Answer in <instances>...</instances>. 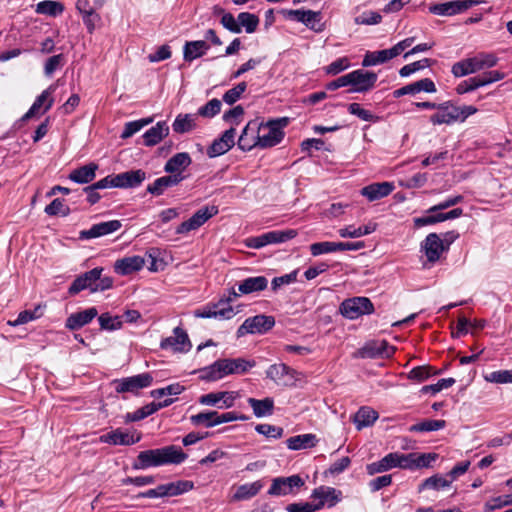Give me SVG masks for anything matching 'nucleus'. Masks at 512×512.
<instances>
[{"instance_id": "obj_64", "label": "nucleus", "mask_w": 512, "mask_h": 512, "mask_svg": "<svg viewBox=\"0 0 512 512\" xmlns=\"http://www.w3.org/2000/svg\"><path fill=\"white\" fill-rule=\"evenodd\" d=\"M437 374L436 371L432 370V367L430 366H417L414 367L409 373L408 378L411 380H416L418 382L425 381L428 379L431 375Z\"/></svg>"}, {"instance_id": "obj_42", "label": "nucleus", "mask_w": 512, "mask_h": 512, "mask_svg": "<svg viewBox=\"0 0 512 512\" xmlns=\"http://www.w3.org/2000/svg\"><path fill=\"white\" fill-rule=\"evenodd\" d=\"M378 418V413L370 407H361L354 416V423L358 430L371 426Z\"/></svg>"}, {"instance_id": "obj_39", "label": "nucleus", "mask_w": 512, "mask_h": 512, "mask_svg": "<svg viewBox=\"0 0 512 512\" xmlns=\"http://www.w3.org/2000/svg\"><path fill=\"white\" fill-rule=\"evenodd\" d=\"M396 467L395 452L385 455L382 459L372 462L366 466L368 475L383 473Z\"/></svg>"}, {"instance_id": "obj_29", "label": "nucleus", "mask_w": 512, "mask_h": 512, "mask_svg": "<svg viewBox=\"0 0 512 512\" xmlns=\"http://www.w3.org/2000/svg\"><path fill=\"white\" fill-rule=\"evenodd\" d=\"M192 159L187 152H179L173 155L165 164L164 171L168 174H182L183 171L189 167Z\"/></svg>"}, {"instance_id": "obj_25", "label": "nucleus", "mask_w": 512, "mask_h": 512, "mask_svg": "<svg viewBox=\"0 0 512 512\" xmlns=\"http://www.w3.org/2000/svg\"><path fill=\"white\" fill-rule=\"evenodd\" d=\"M186 177L183 174H175V175H166L157 178L153 183L147 186V192L154 195L160 196L164 194V192L171 187L178 185L182 182Z\"/></svg>"}, {"instance_id": "obj_16", "label": "nucleus", "mask_w": 512, "mask_h": 512, "mask_svg": "<svg viewBox=\"0 0 512 512\" xmlns=\"http://www.w3.org/2000/svg\"><path fill=\"white\" fill-rule=\"evenodd\" d=\"M102 272L103 268L96 267L78 276L68 289L69 295L74 296L86 289L92 293V289H94L95 283L101 276Z\"/></svg>"}, {"instance_id": "obj_1", "label": "nucleus", "mask_w": 512, "mask_h": 512, "mask_svg": "<svg viewBox=\"0 0 512 512\" xmlns=\"http://www.w3.org/2000/svg\"><path fill=\"white\" fill-rule=\"evenodd\" d=\"M187 458V454L175 445L162 448L141 451L132 464L134 470H145L150 467H158L167 464H181Z\"/></svg>"}, {"instance_id": "obj_24", "label": "nucleus", "mask_w": 512, "mask_h": 512, "mask_svg": "<svg viewBox=\"0 0 512 512\" xmlns=\"http://www.w3.org/2000/svg\"><path fill=\"white\" fill-rule=\"evenodd\" d=\"M114 176L115 188H135L146 179V173L141 170H130Z\"/></svg>"}, {"instance_id": "obj_17", "label": "nucleus", "mask_w": 512, "mask_h": 512, "mask_svg": "<svg viewBox=\"0 0 512 512\" xmlns=\"http://www.w3.org/2000/svg\"><path fill=\"white\" fill-rule=\"evenodd\" d=\"M122 227L120 220H110L105 222L96 223L87 230H82L79 233V238L82 240L94 239L112 234Z\"/></svg>"}, {"instance_id": "obj_36", "label": "nucleus", "mask_w": 512, "mask_h": 512, "mask_svg": "<svg viewBox=\"0 0 512 512\" xmlns=\"http://www.w3.org/2000/svg\"><path fill=\"white\" fill-rule=\"evenodd\" d=\"M100 440L112 445H133L140 440V436L134 438L133 435L117 429L101 436Z\"/></svg>"}, {"instance_id": "obj_8", "label": "nucleus", "mask_w": 512, "mask_h": 512, "mask_svg": "<svg viewBox=\"0 0 512 512\" xmlns=\"http://www.w3.org/2000/svg\"><path fill=\"white\" fill-rule=\"evenodd\" d=\"M340 312L345 318L353 320L362 315L373 313L374 306L367 297H353L341 303Z\"/></svg>"}, {"instance_id": "obj_7", "label": "nucleus", "mask_w": 512, "mask_h": 512, "mask_svg": "<svg viewBox=\"0 0 512 512\" xmlns=\"http://www.w3.org/2000/svg\"><path fill=\"white\" fill-rule=\"evenodd\" d=\"M274 325L275 319L273 316L263 314L256 315L247 318L237 329L236 335L240 338L246 334H265L271 330Z\"/></svg>"}, {"instance_id": "obj_52", "label": "nucleus", "mask_w": 512, "mask_h": 512, "mask_svg": "<svg viewBox=\"0 0 512 512\" xmlns=\"http://www.w3.org/2000/svg\"><path fill=\"white\" fill-rule=\"evenodd\" d=\"M480 87H484V84H483L481 76L477 75V76L470 77L466 80L461 81L456 86L455 90H456L457 94L462 95V94L472 92Z\"/></svg>"}, {"instance_id": "obj_23", "label": "nucleus", "mask_w": 512, "mask_h": 512, "mask_svg": "<svg viewBox=\"0 0 512 512\" xmlns=\"http://www.w3.org/2000/svg\"><path fill=\"white\" fill-rule=\"evenodd\" d=\"M267 378L280 385H289L295 380V371L284 363L273 364L266 370Z\"/></svg>"}, {"instance_id": "obj_26", "label": "nucleus", "mask_w": 512, "mask_h": 512, "mask_svg": "<svg viewBox=\"0 0 512 512\" xmlns=\"http://www.w3.org/2000/svg\"><path fill=\"white\" fill-rule=\"evenodd\" d=\"M98 311L95 307H90L80 312L69 315L65 321V327L69 330H78L89 324L96 316Z\"/></svg>"}, {"instance_id": "obj_54", "label": "nucleus", "mask_w": 512, "mask_h": 512, "mask_svg": "<svg viewBox=\"0 0 512 512\" xmlns=\"http://www.w3.org/2000/svg\"><path fill=\"white\" fill-rule=\"evenodd\" d=\"M221 101L217 98L211 99L205 105L201 106L197 114L198 116L205 118H212L216 116L221 110Z\"/></svg>"}, {"instance_id": "obj_61", "label": "nucleus", "mask_w": 512, "mask_h": 512, "mask_svg": "<svg viewBox=\"0 0 512 512\" xmlns=\"http://www.w3.org/2000/svg\"><path fill=\"white\" fill-rule=\"evenodd\" d=\"M323 508V503L299 502L286 506L287 512H316Z\"/></svg>"}, {"instance_id": "obj_6", "label": "nucleus", "mask_w": 512, "mask_h": 512, "mask_svg": "<svg viewBox=\"0 0 512 512\" xmlns=\"http://www.w3.org/2000/svg\"><path fill=\"white\" fill-rule=\"evenodd\" d=\"M304 485V480L297 474L288 477H276L272 479V483L267 494L273 497L286 496L290 494L294 495Z\"/></svg>"}, {"instance_id": "obj_2", "label": "nucleus", "mask_w": 512, "mask_h": 512, "mask_svg": "<svg viewBox=\"0 0 512 512\" xmlns=\"http://www.w3.org/2000/svg\"><path fill=\"white\" fill-rule=\"evenodd\" d=\"M256 365L254 360L244 358H224L200 370V378L204 381H218L228 375L245 374Z\"/></svg>"}, {"instance_id": "obj_49", "label": "nucleus", "mask_w": 512, "mask_h": 512, "mask_svg": "<svg viewBox=\"0 0 512 512\" xmlns=\"http://www.w3.org/2000/svg\"><path fill=\"white\" fill-rule=\"evenodd\" d=\"M64 10V6L60 2L56 1H41L36 6V12L39 14L57 16Z\"/></svg>"}, {"instance_id": "obj_34", "label": "nucleus", "mask_w": 512, "mask_h": 512, "mask_svg": "<svg viewBox=\"0 0 512 512\" xmlns=\"http://www.w3.org/2000/svg\"><path fill=\"white\" fill-rule=\"evenodd\" d=\"M317 443L316 435L311 433L292 436L286 440L288 449L294 451L315 447Z\"/></svg>"}, {"instance_id": "obj_19", "label": "nucleus", "mask_w": 512, "mask_h": 512, "mask_svg": "<svg viewBox=\"0 0 512 512\" xmlns=\"http://www.w3.org/2000/svg\"><path fill=\"white\" fill-rule=\"evenodd\" d=\"M235 128L226 130L219 138L215 139L207 149L210 158L218 157L228 152L235 144Z\"/></svg>"}, {"instance_id": "obj_31", "label": "nucleus", "mask_w": 512, "mask_h": 512, "mask_svg": "<svg viewBox=\"0 0 512 512\" xmlns=\"http://www.w3.org/2000/svg\"><path fill=\"white\" fill-rule=\"evenodd\" d=\"M97 169L98 165L96 163H89L74 169L69 174V179L77 184H88L95 179Z\"/></svg>"}, {"instance_id": "obj_62", "label": "nucleus", "mask_w": 512, "mask_h": 512, "mask_svg": "<svg viewBox=\"0 0 512 512\" xmlns=\"http://www.w3.org/2000/svg\"><path fill=\"white\" fill-rule=\"evenodd\" d=\"M155 412H157L156 402H151L132 413H128L126 417L128 420L135 422L140 421Z\"/></svg>"}, {"instance_id": "obj_40", "label": "nucleus", "mask_w": 512, "mask_h": 512, "mask_svg": "<svg viewBox=\"0 0 512 512\" xmlns=\"http://www.w3.org/2000/svg\"><path fill=\"white\" fill-rule=\"evenodd\" d=\"M393 58H395V56L391 48L372 52L368 51L363 58L362 66L370 67L383 64Z\"/></svg>"}, {"instance_id": "obj_4", "label": "nucleus", "mask_w": 512, "mask_h": 512, "mask_svg": "<svg viewBox=\"0 0 512 512\" xmlns=\"http://www.w3.org/2000/svg\"><path fill=\"white\" fill-rule=\"evenodd\" d=\"M498 58L495 54L489 52H480L472 57L465 58L453 64L451 72L457 77H464L477 73L484 69H490L496 66Z\"/></svg>"}, {"instance_id": "obj_57", "label": "nucleus", "mask_w": 512, "mask_h": 512, "mask_svg": "<svg viewBox=\"0 0 512 512\" xmlns=\"http://www.w3.org/2000/svg\"><path fill=\"white\" fill-rule=\"evenodd\" d=\"M484 379L490 383L506 384L512 383V369L493 371L484 376Z\"/></svg>"}, {"instance_id": "obj_14", "label": "nucleus", "mask_w": 512, "mask_h": 512, "mask_svg": "<svg viewBox=\"0 0 512 512\" xmlns=\"http://www.w3.org/2000/svg\"><path fill=\"white\" fill-rule=\"evenodd\" d=\"M348 75L350 86H352L350 91L358 93L371 90L378 78L376 73L362 69L354 70L348 73Z\"/></svg>"}, {"instance_id": "obj_27", "label": "nucleus", "mask_w": 512, "mask_h": 512, "mask_svg": "<svg viewBox=\"0 0 512 512\" xmlns=\"http://www.w3.org/2000/svg\"><path fill=\"white\" fill-rule=\"evenodd\" d=\"M144 265V258L134 255L118 259L114 264V270L118 275L125 276L141 270Z\"/></svg>"}, {"instance_id": "obj_53", "label": "nucleus", "mask_w": 512, "mask_h": 512, "mask_svg": "<svg viewBox=\"0 0 512 512\" xmlns=\"http://www.w3.org/2000/svg\"><path fill=\"white\" fill-rule=\"evenodd\" d=\"M238 24L241 29L244 27L245 31L250 34L256 31L259 24V18L252 13L241 12L238 15Z\"/></svg>"}, {"instance_id": "obj_48", "label": "nucleus", "mask_w": 512, "mask_h": 512, "mask_svg": "<svg viewBox=\"0 0 512 512\" xmlns=\"http://www.w3.org/2000/svg\"><path fill=\"white\" fill-rule=\"evenodd\" d=\"M194 488V483L189 480H178L175 482L166 483V496L182 495Z\"/></svg>"}, {"instance_id": "obj_55", "label": "nucleus", "mask_w": 512, "mask_h": 512, "mask_svg": "<svg viewBox=\"0 0 512 512\" xmlns=\"http://www.w3.org/2000/svg\"><path fill=\"white\" fill-rule=\"evenodd\" d=\"M348 111L350 114L357 116L363 121L375 123L379 120L378 116L374 115L371 111L362 108L358 103L349 104Z\"/></svg>"}, {"instance_id": "obj_33", "label": "nucleus", "mask_w": 512, "mask_h": 512, "mask_svg": "<svg viewBox=\"0 0 512 512\" xmlns=\"http://www.w3.org/2000/svg\"><path fill=\"white\" fill-rule=\"evenodd\" d=\"M198 114H178L172 124L173 131L177 134H184L196 129Z\"/></svg>"}, {"instance_id": "obj_58", "label": "nucleus", "mask_w": 512, "mask_h": 512, "mask_svg": "<svg viewBox=\"0 0 512 512\" xmlns=\"http://www.w3.org/2000/svg\"><path fill=\"white\" fill-rule=\"evenodd\" d=\"M66 63L65 56L63 54H57L49 57L44 65V74L51 76L56 70L63 67Z\"/></svg>"}, {"instance_id": "obj_44", "label": "nucleus", "mask_w": 512, "mask_h": 512, "mask_svg": "<svg viewBox=\"0 0 512 512\" xmlns=\"http://www.w3.org/2000/svg\"><path fill=\"white\" fill-rule=\"evenodd\" d=\"M452 483V480H449L448 477H443L439 474L433 475L427 479H425L418 487V491L422 492L426 489H433L436 491L448 488Z\"/></svg>"}, {"instance_id": "obj_30", "label": "nucleus", "mask_w": 512, "mask_h": 512, "mask_svg": "<svg viewBox=\"0 0 512 512\" xmlns=\"http://www.w3.org/2000/svg\"><path fill=\"white\" fill-rule=\"evenodd\" d=\"M210 49L205 40L187 41L183 46V58L186 62L202 57Z\"/></svg>"}, {"instance_id": "obj_45", "label": "nucleus", "mask_w": 512, "mask_h": 512, "mask_svg": "<svg viewBox=\"0 0 512 512\" xmlns=\"http://www.w3.org/2000/svg\"><path fill=\"white\" fill-rule=\"evenodd\" d=\"M297 231L295 229H287V230H273L267 233H264L265 243L269 244H277L283 243L288 240H291L297 236Z\"/></svg>"}, {"instance_id": "obj_22", "label": "nucleus", "mask_w": 512, "mask_h": 512, "mask_svg": "<svg viewBox=\"0 0 512 512\" xmlns=\"http://www.w3.org/2000/svg\"><path fill=\"white\" fill-rule=\"evenodd\" d=\"M310 498L318 500L317 503H323V507L327 505L328 508H331L341 501L342 492L333 487L320 486L312 491Z\"/></svg>"}, {"instance_id": "obj_11", "label": "nucleus", "mask_w": 512, "mask_h": 512, "mask_svg": "<svg viewBox=\"0 0 512 512\" xmlns=\"http://www.w3.org/2000/svg\"><path fill=\"white\" fill-rule=\"evenodd\" d=\"M173 336L163 338L160 342V348L163 350H171L175 353H187L190 351L192 344L188 334L181 327L173 330Z\"/></svg>"}, {"instance_id": "obj_12", "label": "nucleus", "mask_w": 512, "mask_h": 512, "mask_svg": "<svg viewBox=\"0 0 512 512\" xmlns=\"http://www.w3.org/2000/svg\"><path fill=\"white\" fill-rule=\"evenodd\" d=\"M218 213L216 206L203 207L196 211L188 220L182 222L176 229L177 234H185L201 227L206 221Z\"/></svg>"}, {"instance_id": "obj_51", "label": "nucleus", "mask_w": 512, "mask_h": 512, "mask_svg": "<svg viewBox=\"0 0 512 512\" xmlns=\"http://www.w3.org/2000/svg\"><path fill=\"white\" fill-rule=\"evenodd\" d=\"M99 325L102 330L115 331L122 327V317L112 316L109 313H103L98 317Z\"/></svg>"}, {"instance_id": "obj_41", "label": "nucleus", "mask_w": 512, "mask_h": 512, "mask_svg": "<svg viewBox=\"0 0 512 512\" xmlns=\"http://www.w3.org/2000/svg\"><path fill=\"white\" fill-rule=\"evenodd\" d=\"M377 228V224L369 222L366 225L355 228L354 226H346L338 230V234L342 238H359L373 233Z\"/></svg>"}, {"instance_id": "obj_5", "label": "nucleus", "mask_w": 512, "mask_h": 512, "mask_svg": "<svg viewBox=\"0 0 512 512\" xmlns=\"http://www.w3.org/2000/svg\"><path fill=\"white\" fill-rule=\"evenodd\" d=\"M261 123V132H259V148L265 149L274 147L284 138L283 129L289 124V118L282 117Z\"/></svg>"}, {"instance_id": "obj_59", "label": "nucleus", "mask_w": 512, "mask_h": 512, "mask_svg": "<svg viewBox=\"0 0 512 512\" xmlns=\"http://www.w3.org/2000/svg\"><path fill=\"white\" fill-rule=\"evenodd\" d=\"M247 84L246 82H240L235 87L229 89L226 91L223 95V101L226 104L233 105L235 102H237L241 95L246 91Z\"/></svg>"}, {"instance_id": "obj_43", "label": "nucleus", "mask_w": 512, "mask_h": 512, "mask_svg": "<svg viewBox=\"0 0 512 512\" xmlns=\"http://www.w3.org/2000/svg\"><path fill=\"white\" fill-rule=\"evenodd\" d=\"M190 422L195 426L212 428L218 425V412L214 410L200 412L190 416Z\"/></svg>"}, {"instance_id": "obj_18", "label": "nucleus", "mask_w": 512, "mask_h": 512, "mask_svg": "<svg viewBox=\"0 0 512 512\" xmlns=\"http://www.w3.org/2000/svg\"><path fill=\"white\" fill-rule=\"evenodd\" d=\"M421 251L430 263L437 262L445 251L441 237L437 233H430L421 242Z\"/></svg>"}, {"instance_id": "obj_15", "label": "nucleus", "mask_w": 512, "mask_h": 512, "mask_svg": "<svg viewBox=\"0 0 512 512\" xmlns=\"http://www.w3.org/2000/svg\"><path fill=\"white\" fill-rule=\"evenodd\" d=\"M259 132H261V123L258 120L249 121L238 139L239 149L250 151L259 147Z\"/></svg>"}, {"instance_id": "obj_10", "label": "nucleus", "mask_w": 512, "mask_h": 512, "mask_svg": "<svg viewBox=\"0 0 512 512\" xmlns=\"http://www.w3.org/2000/svg\"><path fill=\"white\" fill-rule=\"evenodd\" d=\"M152 382V375L148 372H145L131 377L115 380V391L117 393L130 392L137 394L141 389L151 386Z\"/></svg>"}, {"instance_id": "obj_56", "label": "nucleus", "mask_w": 512, "mask_h": 512, "mask_svg": "<svg viewBox=\"0 0 512 512\" xmlns=\"http://www.w3.org/2000/svg\"><path fill=\"white\" fill-rule=\"evenodd\" d=\"M45 213L49 216H67L70 213V209L65 205L64 200L60 198L54 199L49 205L45 207Z\"/></svg>"}, {"instance_id": "obj_50", "label": "nucleus", "mask_w": 512, "mask_h": 512, "mask_svg": "<svg viewBox=\"0 0 512 512\" xmlns=\"http://www.w3.org/2000/svg\"><path fill=\"white\" fill-rule=\"evenodd\" d=\"M152 121H153V119L151 117H148V118H143V119L127 122L124 126L122 133H121V138L127 139V138L132 137L134 134L139 132L142 128H144L145 126L150 124Z\"/></svg>"}, {"instance_id": "obj_13", "label": "nucleus", "mask_w": 512, "mask_h": 512, "mask_svg": "<svg viewBox=\"0 0 512 512\" xmlns=\"http://www.w3.org/2000/svg\"><path fill=\"white\" fill-rule=\"evenodd\" d=\"M482 3V1L478 0H454L444 3H438L430 6L429 11L435 15L442 16H453L467 9L471 8L474 5Z\"/></svg>"}, {"instance_id": "obj_32", "label": "nucleus", "mask_w": 512, "mask_h": 512, "mask_svg": "<svg viewBox=\"0 0 512 512\" xmlns=\"http://www.w3.org/2000/svg\"><path fill=\"white\" fill-rule=\"evenodd\" d=\"M168 134L169 127L167 123L165 121H160L143 134L144 144L149 147L154 146L158 144Z\"/></svg>"}, {"instance_id": "obj_28", "label": "nucleus", "mask_w": 512, "mask_h": 512, "mask_svg": "<svg viewBox=\"0 0 512 512\" xmlns=\"http://www.w3.org/2000/svg\"><path fill=\"white\" fill-rule=\"evenodd\" d=\"M393 190L394 184L392 182L372 183L361 189V195L372 202L388 196Z\"/></svg>"}, {"instance_id": "obj_38", "label": "nucleus", "mask_w": 512, "mask_h": 512, "mask_svg": "<svg viewBox=\"0 0 512 512\" xmlns=\"http://www.w3.org/2000/svg\"><path fill=\"white\" fill-rule=\"evenodd\" d=\"M264 484L261 480H257L252 483L242 484L237 487L232 500L233 501H243L251 499L256 496L260 490L263 488Z\"/></svg>"}, {"instance_id": "obj_21", "label": "nucleus", "mask_w": 512, "mask_h": 512, "mask_svg": "<svg viewBox=\"0 0 512 512\" xmlns=\"http://www.w3.org/2000/svg\"><path fill=\"white\" fill-rule=\"evenodd\" d=\"M395 347L386 340L372 341L361 349V356L364 358L385 357L389 358L395 353Z\"/></svg>"}, {"instance_id": "obj_37", "label": "nucleus", "mask_w": 512, "mask_h": 512, "mask_svg": "<svg viewBox=\"0 0 512 512\" xmlns=\"http://www.w3.org/2000/svg\"><path fill=\"white\" fill-rule=\"evenodd\" d=\"M247 402L252 408L253 413L257 418L270 416L273 414L274 400L270 397H266L261 400L255 398H248Z\"/></svg>"}, {"instance_id": "obj_46", "label": "nucleus", "mask_w": 512, "mask_h": 512, "mask_svg": "<svg viewBox=\"0 0 512 512\" xmlns=\"http://www.w3.org/2000/svg\"><path fill=\"white\" fill-rule=\"evenodd\" d=\"M446 426V421L442 419H425L419 423L413 424L409 427L410 432H432L443 429Z\"/></svg>"}, {"instance_id": "obj_3", "label": "nucleus", "mask_w": 512, "mask_h": 512, "mask_svg": "<svg viewBox=\"0 0 512 512\" xmlns=\"http://www.w3.org/2000/svg\"><path fill=\"white\" fill-rule=\"evenodd\" d=\"M437 112L430 116L433 125H451L455 122H464L474 115L478 109L472 105L457 106L452 101H445L436 106Z\"/></svg>"}, {"instance_id": "obj_20", "label": "nucleus", "mask_w": 512, "mask_h": 512, "mask_svg": "<svg viewBox=\"0 0 512 512\" xmlns=\"http://www.w3.org/2000/svg\"><path fill=\"white\" fill-rule=\"evenodd\" d=\"M55 89L56 87L54 85H50L47 89L42 91V93L37 96L29 110L22 116V121H27L34 117L36 114L40 113V110L43 106L44 109L42 113L48 111L54 103V99L51 95Z\"/></svg>"}, {"instance_id": "obj_60", "label": "nucleus", "mask_w": 512, "mask_h": 512, "mask_svg": "<svg viewBox=\"0 0 512 512\" xmlns=\"http://www.w3.org/2000/svg\"><path fill=\"white\" fill-rule=\"evenodd\" d=\"M256 432L267 438L279 439L283 436L284 430L282 427L271 424H257L255 426Z\"/></svg>"}, {"instance_id": "obj_47", "label": "nucleus", "mask_w": 512, "mask_h": 512, "mask_svg": "<svg viewBox=\"0 0 512 512\" xmlns=\"http://www.w3.org/2000/svg\"><path fill=\"white\" fill-rule=\"evenodd\" d=\"M302 24L316 33H321L325 29L320 11L307 10Z\"/></svg>"}, {"instance_id": "obj_35", "label": "nucleus", "mask_w": 512, "mask_h": 512, "mask_svg": "<svg viewBox=\"0 0 512 512\" xmlns=\"http://www.w3.org/2000/svg\"><path fill=\"white\" fill-rule=\"evenodd\" d=\"M267 286L268 280L265 276H255L242 280L238 285V290L241 294H251L263 291Z\"/></svg>"}, {"instance_id": "obj_63", "label": "nucleus", "mask_w": 512, "mask_h": 512, "mask_svg": "<svg viewBox=\"0 0 512 512\" xmlns=\"http://www.w3.org/2000/svg\"><path fill=\"white\" fill-rule=\"evenodd\" d=\"M357 25H376L382 21V16L376 11H365L354 19Z\"/></svg>"}, {"instance_id": "obj_9", "label": "nucleus", "mask_w": 512, "mask_h": 512, "mask_svg": "<svg viewBox=\"0 0 512 512\" xmlns=\"http://www.w3.org/2000/svg\"><path fill=\"white\" fill-rule=\"evenodd\" d=\"M437 454L435 453H408L403 454L395 452L396 467L400 469L415 470L418 468L429 467L431 462L435 461Z\"/></svg>"}]
</instances>
